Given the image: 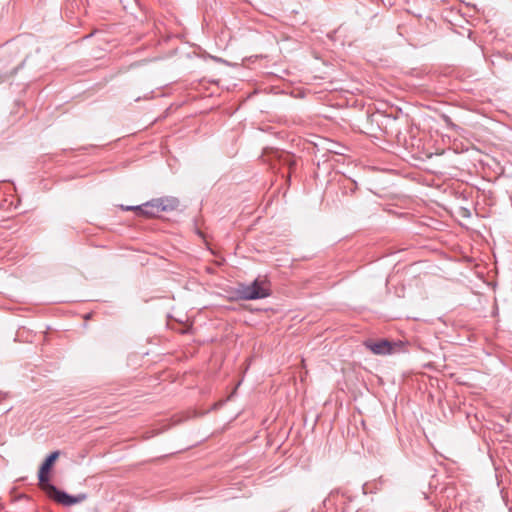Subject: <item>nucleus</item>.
Here are the masks:
<instances>
[{
    "mask_svg": "<svg viewBox=\"0 0 512 512\" xmlns=\"http://www.w3.org/2000/svg\"><path fill=\"white\" fill-rule=\"evenodd\" d=\"M235 295L241 300H257L270 296V283L266 278H256L252 283H239Z\"/></svg>",
    "mask_w": 512,
    "mask_h": 512,
    "instance_id": "1",
    "label": "nucleus"
},
{
    "mask_svg": "<svg viewBox=\"0 0 512 512\" xmlns=\"http://www.w3.org/2000/svg\"><path fill=\"white\" fill-rule=\"evenodd\" d=\"M42 490L51 499L64 506H72L81 503L87 499V495L85 493H80L76 496H72L64 491L59 490L55 485L51 483H46V487L42 488Z\"/></svg>",
    "mask_w": 512,
    "mask_h": 512,
    "instance_id": "2",
    "label": "nucleus"
},
{
    "mask_svg": "<svg viewBox=\"0 0 512 512\" xmlns=\"http://www.w3.org/2000/svg\"><path fill=\"white\" fill-rule=\"evenodd\" d=\"M58 457H59V451H54L50 455H48V457L42 463L40 470H39V474H38L39 485H40L41 489L46 487V483H50L48 474H49L51 467L53 466L54 462L57 460Z\"/></svg>",
    "mask_w": 512,
    "mask_h": 512,
    "instance_id": "3",
    "label": "nucleus"
},
{
    "mask_svg": "<svg viewBox=\"0 0 512 512\" xmlns=\"http://www.w3.org/2000/svg\"><path fill=\"white\" fill-rule=\"evenodd\" d=\"M365 346L376 355L390 354L393 350V345L390 341L382 339L380 341H365Z\"/></svg>",
    "mask_w": 512,
    "mask_h": 512,
    "instance_id": "4",
    "label": "nucleus"
},
{
    "mask_svg": "<svg viewBox=\"0 0 512 512\" xmlns=\"http://www.w3.org/2000/svg\"><path fill=\"white\" fill-rule=\"evenodd\" d=\"M179 205V201L176 198H158L155 199L156 212L172 211Z\"/></svg>",
    "mask_w": 512,
    "mask_h": 512,
    "instance_id": "5",
    "label": "nucleus"
},
{
    "mask_svg": "<svg viewBox=\"0 0 512 512\" xmlns=\"http://www.w3.org/2000/svg\"><path fill=\"white\" fill-rule=\"evenodd\" d=\"M154 205L155 199L140 206L127 207V210H136L139 213L146 215L148 217H156L159 215L160 212H156V207H154Z\"/></svg>",
    "mask_w": 512,
    "mask_h": 512,
    "instance_id": "6",
    "label": "nucleus"
},
{
    "mask_svg": "<svg viewBox=\"0 0 512 512\" xmlns=\"http://www.w3.org/2000/svg\"><path fill=\"white\" fill-rule=\"evenodd\" d=\"M285 163H287L289 165L292 164L291 156L289 154H286V156H285Z\"/></svg>",
    "mask_w": 512,
    "mask_h": 512,
    "instance_id": "7",
    "label": "nucleus"
}]
</instances>
